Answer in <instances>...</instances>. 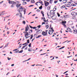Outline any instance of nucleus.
Listing matches in <instances>:
<instances>
[{"label":"nucleus","instance_id":"obj_36","mask_svg":"<svg viewBox=\"0 0 77 77\" xmlns=\"http://www.w3.org/2000/svg\"><path fill=\"white\" fill-rule=\"evenodd\" d=\"M71 5L72 6H76V5H74V4H72Z\"/></svg>","mask_w":77,"mask_h":77},{"label":"nucleus","instance_id":"obj_59","mask_svg":"<svg viewBox=\"0 0 77 77\" xmlns=\"http://www.w3.org/2000/svg\"><path fill=\"white\" fill-rule=\"evenodd\" d=\"M54 59V57H53V59H51V60H53Z\"/></svg>","mask_w":77,"mask_h":77},{"label":"nucleus","instance_id":"obj_7","mask_svg":"<svg viewBox=\"0 0 77 77\" xmlns=\"http://www.w3.org/2000/svg\"><path fill=\"white\" fill-rule=\"evenodd\" d=\"M26 45L25 46H23L22 48H21V49H23L26 47V46H27V42L23 44V45Z\"/></svg>","mask_w":77,"mask_h":77},{"label":"nucleus","instance_id":"obj_46","mask_svg":"<svg viewBox=\"0 0 77 77\" xmlns=\"http://www.w3.org/2000/svg\"><path fill=\"white\" fill-rule=\"evenodd\" d=\"M45 24V23H44V22H43L42 23V25H43V24Z\"/></svg>","mask_w":77,"mask_h":77},{"label":"nucleus","instance_id":"obj_13","mask_svg":"<svg viewBox=\"0 0 77 77\" xmlns=\"http://www.w3.org/2000/svg\"><path fill=\"white\" fill-rule=\"evenodd\" d=\"M53 31L49 30L48 32V34L49 35H52L53 34Z\"/></svg>","mask_w":77,"mask_h":77},{"label":"nucleus","instance_id":"obj_8","mask_svg":"<svg viewBox=\"0 0 77 77\" xmlns=\"http://www.w3.org/2000/svg\"><path fill=\"white\" fill-rule=\"evenodd\" d=\"M47 15L48 18H51L52 17V16L50 14V13H47Z\"/></svg>","mask_w":77,"mask_h":77},{"label":"nucleus","instance_id":"obj_51","mask_svg":"<svg viewBox=\"0 0 77 77\" xmlns=\"http://www.w3.org/2000/svg\"><path fill=\"white\" fill-rule=\"evenodd\" d=\"M37 12H40V10H39L37 9Z\"/></svg>","mask_w":77,"mask_h":77},{"label":"nucleus","instance_id":"obj_64","mask_svg":"<svg viewBox=\"0 0 77 77\" xmlns=\"http://www.w3.org/2000/svg\"><path fill=\"white\" fill-rule=\"evenodd\" d=\"M26 2H30V0H26Z\"/></svg>","mask_w":77,"mask_h":77},{"label":"nucleus","instance_id":"obj_40","mask_svg":"<svg viewBox=\"0 0 77 77\" xmlns=\"http://www.w3.org/2000/svg\"><path fill=\"white\" fill-rule=\"evenodd\" d=\"M5 15V13L0 14V16H1V15Z\"/></svg>","mask_w":77,"mask_h":77},{"label":"nucleus","instance_id":"obj_62","mask_svg":"<svg viewBox=\"0 0 77 77\" xmlns=\"http://www.w3.org/2000/svg\"><path fill=\"white\" fill-rule=\"evenodd\" d=\"M5 12V11H2L1 12V13H4V12Z\"/></svg>","mask_w":77,"mask_h":77},{"label":"nucleus","instance_id":"obj_23","mask_svg":"<svg viewBox=\"0 0 77 77\" xmlns=\"http://www.w3.org/2000/svg\"><path fill=\"white\" fill-rule=\"evenodd\" d=\"M43 21H44V22H45V23H46V22H47V21L45 20V17L43 18Z\"/></svg>","mask_w":77,"mask_h":77},{"label":"nucleus","instance_id":"obj_15","mask_svg":"<svg viewBox=\"0 0 77 77\" xmlns=\"http://www.w3.org/2000/svg\"><path fill=\"white\" fill-rule=\"evenodd\" d=\"M67 30H69V32H72V31H71V29L69 27L67 28Z\"/></svg>","mask_w":77,"mask_h":77},{"label":"nucleus","instance_id":"obj_54","mask_svg":"<svg viewBox=\"0 0 77 77\" xmlns=\"http://www.w3.org/2000/svg\"><path fill=\"white\" fill-rule=\"evenodd\" d=\"M61 48V49L64 48H65V46H63V47H62Z\"/></svg>","mask_w":77,"mask_h":77},{"label":"nucleus","instance_id":"obj_61","mask_svg":"<svg viewBox=\"0 0 77 77\" xmlns=\"http://www.w3.org/2000/svg\"><path fill=\"white\" fill-rule=\"evenodd\" d=\"M27 47H26V48H25V50H27Z\"/></svg>","mask_w":77,"mask_h":77},{"label":"nucleus","instance_id":"obj_12","mask_svg":"<svg viewBox=\"0 0 77 77\" xmlns=\"http://www.w3.org/2000/svg\"><path fill=\"white\" fill-rule=\"evenodd\" d=\"M72 15H74V16H75V15H77V13L75 12H72L71 14Z\"/></svg>","mask_w":77,"mask_h":77},{"label":"nucleus","instance_id":"obj_38","mask_svg":"<svg viewBox=\"0 0 77 77\" xmlns=\"http://www.w3.org/2000/svg\"><path fill=\"white\" fill-rule=\"evenodd\" d=\"M32 38H33V34H32V35H31V36L30 38V39H32Z\"/></svg>","mask_w":77,"mask_h":77},{"label":"nucleus","instance_id":"obj_28","mask_svg":"<svg viewBox=\"0 0 77 77\" xmlns=\"http://www.w3.org/2000/svg\"><path fill=\"white\" fill-rule=\"evenodd\" d=\"M39 9H42V6L41 5L40 7H39Z\"/></svg>","mask_w":77,"mask_h":77},{"label":"nucleus","instance_id":"obj_17","mask_svg":"<svg viewBox=\"0 0 77 77\" xmlns=\"http://www.w3.org/2000/svg\"><path fill=\"white\" fill-rule=\"evenodd\" d=\"M30 27L31 28V29H36V27H32L30 25H29Z\"/></svg>","mask_w":77,"mask_h":77},{"label":"nucleus","instance_id":"obj_43","mask_svg":"<svg viewBox=\"0 0 77 77\" xmlns=\"http://www.w3.org/2000/svg\"><path fill=\"white\" fill-rule=\"evenodd\" d=\"M29 47H31V43H30L29 44Z\"/></svg>","mask_w":77,"mask_h":77},{"label":"nucleus","instance_id":"obj_24","mask_svg":"<svg viewBox=\"0 0 77 77\" xmlns=\"http://www.w3.org/2000/svg\"><path fill=\"white\" fill-rule=\"evenodd\" d=\"M22 23L23 24H26V22L25 21L23 20L22 22Z\"/></svg>","mask_w":77,"mask_h":77},{"label":"nucleus","instance_id":"obj_53","mask_svg":"<svg viewBox=\"0 0 77 77\" xmlns=\"http://www.w3.org/2000/svg\"><path fill=\"white\" fill-rule=\"evenodd\" d=\"M11 66H14V64H13L11 65Z\"/></svg>","mask_w":77,"mask_h":77},{"label":"nucleus","instance_id":"obj_55","mask_svg":"<svg viewBox=\"0 0 77 77\" xmlns=\"http://www.w3.org/2000/svg\"><path fill=\"white\" fill-rule=\"evenodd\" d=\"M68 72V71H66V72H64L63 73V74H65V73H66V72Z\"/></svg>","mask_w":77,"mask_h":77},{"label":"nucleus","instance_id":"obj_26","mask_svg":"<svg viewBox=\"0 0 77 77\" xmlns=\"http://www.w3.org/2000/svg\"><path fill=\"white\" fill-rule=\"evenodd\" d=\"M31 2L32 3H35V1H34V0H31Z\"/></svg>","mask_w":77,"mask_h":77},{"label":"nucleus","instance_id":"obj_11","mask_svg":"<svg viewBox=\"0 0 77 77\" xmlns=\"http://www.w3.org/2000/svg\"><path fill=\"white\" fill-rule=\"evenodd\" d=\"M29 26H26V28H25V32H27V31H28V30H29Z\"/></svg>","mask_w":77,"mask_h":77},{"label":"nucleus","instance_id":"obj_1","mask_svg":"<svg viewBox=\"0 0 77 77\" xmlns=\"http://www.w3.org/2000/svg\"><path fill=\"white\" fill-rule=\"evenodd\" d=\"M22 11H23V12H24V14L25 15V13H26V9H25L24 8H23V7L21 6L19 8V9L18 10V12L20 13V15H19L20 17L21 18L22 17V14L21 13H20V12H22ZM22 18H23V19H24V17H22Z\"/></svg>","mask_w":77,"mask_h":77},{"label":"nucleus","instance_id":"obj_6","mask_svg":"<svg viewBox=\"0 0 77 77\" xmlns=\"http://www.w3.org/2000/svg\"><path fill=\"white\" fill-rule=\"evenodd\" d=\"M54 11L55 10H51L50 11V13L51 15H55V13L54 12Z\"/></svg>","mask_w":77,"mask_h":77},{"label":"nucleus","instance_id":"obj_63","mask_svg":"<svg viewBox=\"0 0 77 77\" xmlns=\"http://www.w3.org/2000/svg\"><path fill=\"white\" fill-rule=\"evenodd\" d=\"M9 31H8L7 32V34H9Z\"/></svg>","mask_w":77,"mask_h":77},{"label":"nucleus","instance_id":"obj_27","mask_svg":"<svg viewBox=\"0 0 77 77\" xmlns=\"http://www.w3.org/2000/svg\"><path fill=\"white\" fill-rule=\"evenodd\" d=\"M26 4H27V3L26 2H23V5H26Z\"/></svg>","mask_w":77,"mask_h":77},{"label":"nucleus","instance_id":"obj_32","mask_svg":"<svg viewBox=\"0 0 77 77\" xmlns=\"http://www.w3.org/2000/svg\"><path fill=\"white\" fill-rule=\"evenodd\" d=\"M57 15L58 17H59L60 16V15L58 13H57Z\"/></svg>","mask_w":77,"mask_h":77},{"label":"nucleus","instance_id":"obj_50","mask_svg":"<svg viewBox=\"0 0 77 77\" xmlns=\"http://www.w3.org/2000/svg\"><path fill=\"white\" fill-rule=\"evenodd\" d=\"M63 26H64V27H66V25H65V24H63Z\"/></svg>","mask_w":77,"mask_h":77},{"label":"nucleus","instance_id":"obj_58","mask_svg":"<svg viewBox=\"0 0 77 77\" xmlns=\"http://www.w3.org/2000/svg\"><path fill=\"white\" fill-rule=\"evenodd\" d=\"M75 21H77V17L75 19Z\"/></svg>","mask_w":77,"mask_h":77},{"label":"nucleus","instance_id":"obj_37","mask_svg":"<svg viewBox=\"0 0 77 77\" xmlns=\"http://www.w3.org/2000/svg\"><path fill=\"white\" fill-rule=\"evenodd\" d=\"M7 58L8 59V60H11V58H9V57H8Z\"/></svg>","mask_w":77,"mask_h":77},{"label":"nucleus","instance_id":"obj_16","mask_svg":"<svg viewBox=\"0 0 77 77\" xmlns=\"http://www.w3.org/2000/svg\"><path fill=\"white\" fill-rule=\"evenodd\" d=\"M41 32V30H39L36 32V33H40Z\"/></svg>","mask_w":77,"mask_h":77},{"label":"nucleus","instance_id":"obj_56","mask_svg":"<svg viewBox=\"0 0 77 77\" xmlns=\"http://www.w3.org/2000/svg\"><path fill=\"white\" fill-rule=\"evenodd\" d=\"M9 73H10L9 72H8L7 74H6V75H8L9 74Z\"/></svg>","mask_w":77,"mask_h":77},{"label":"nucleus","instance_id":"obj_3","mask_svg":"<svg viewBox=\"0 0 77 77\" xmlns=\"http://www.w3.org/2000/svg\"><path fill=\"white\" fill-rule=\"evenodd\" d=\"M25 36L26 39H27V38H28L31 36L30 34H29V33L27 32H25Z\"/></svg>","mask_w":77,"mask_h":77},{"label":"nucleus","instance_id":"obj_19","mask_svg":"<svg viewBox=\"0 0 77 77\" xmlns=\"http://www.w3.org/2000/svg\"><path fill=\"white\" fill-rule=\"evenodd\" d=\"M67 2V0H64L63 1V3H66Z\"/></svg>","mask_w":77,"mask_h":77},{"label":"nucleus","instance_id":"obj_18","mask_svg":"<svg viewBox=\"0 0 77 77\" xmlns=\"http://www.w3.org/2000/svg\"><path fill=\"white\" fill-rule=\"evenodd\" d=\"M62 24H66V21H64L62 22Z\"/></svg>","mask_w":77,"mask_h":77},{"label":"nucleus","instance_id":"obj_25","mask_svg":"<svg viewBox=\"0 0 77 77\" xmlns=\"http://www.w3.org/2000/svg\"><path fill=\"white\" fill-rule=\"evenodd\" d=\"M46 29H48V27H49V26L48 25H45Z\"/></svg>","mask_w":77,"mask_h":77},{"label":"nucleus","instance_id":"obj_30","mask_svg":"<svg viewBox=\"0 0 77 77\" xmlns=\"http://www.w3.org/2000/svg\"><path fill=\"white\" fill-rule=\"evenodd\" d=\"M73 31L75 32H77V29H74Z\"/></svg>","mask_w":77,"mask_h":77},{"label":"nucleus","instance_id":"obj_35","mask_svg":"<svg viewBox=\"0 0 77 77\" xmlns=\"http://www.w3.org/2000/svg\"><path fill=\"white\" fill-rule=\"evenodd\" d=\"M50 7H47V9L48 10H50Z\"/></svg>","mask_w":77,"mask_h":77},{"label":"nucleus","instance_id":"obj_45","mask_svg":"<svg viewBox=\"0 0 77 77\" xmlns=\"http://www.w3.org/2000/svg\"><path fill=\"white\" fill-rule=\"evenodd\" d=\"M8 44L7 43V45L5 46V47H8Z\"/></svg>","mask_w":77,"mask_h":77},{"label":"nucleus","instance_id":"obj_14","mask_svg":"<svg viewBox=\"0 0 77 77\" xmlns=\"http://www.w3.org/2000/svg\"><path fill=\"white\" fill-rule=\"evenodd\" d=\"M39 0V1H38L39 3L41 4V5H42V6L44 5V4H43V3L41 1V0Z\"/></svg>","mask_w":77,"mask_h":77},{"label":"nucleus","instance_id":"obj_42","mask_svg":"<svg viewBox=\"0 0 77 77\" xmlns=\"http://www.w3.org/2000/svg\"><path fill=\"white\" fill-rule=\"evenodd\" d=\"M41 25H39L37 26L39 28H40L41 27Z\"/></svg>","mask_w":77,"mask_h":77},{"label":"nucleus","instance_id":"obj_20","mask_svg":"<svg viewBox=\"0 0 77 77\" xmlns=\"http://www.w3.org/2000/svg\"><path fill=\"white\" fill-rule=\"evenodd\" d=\"M58 2V0H55L54 1V3L55 4H56V3H57V2Z\"/></svg>","mask_w":77,"mask_h":77},{"label":"nucleus","instance_id":"obj_2","mask_svg":"<svg viewBox=\"0 0 77 77\" xmlns=\"http://www.w3.org/2000/svg\"><path fill=\"white\" fill-rule=\"evenodd\" d=\"M8 3L10 4H12V5L11 6V8H14L15 7V5H16V4L17 3H19L20 2L17 1L16 2H15L14 1H9Z\"/></svg>","mask_w":77,"mask_h":77},{"label":"nucleus","instance_id":"obj_34","mask_svg":"<svg viewBox=\"0 0 77 77\" xmlns=\"http://www.w3.org/2000/svg\"><path fill=\"white\" fill-rule=\"evenodd\" d=\"M30 59H31V58H29L28 60L24 61L23 62H26V61H28V60H30Z\"/></svg>","mask_w":77,"mask_h":77},{"label":"nucleus","instance_id":"obj_44","mask_svg":"<svg viewBox=\"0 0 77 77\" xmlns=\"http://www.w3.org/2000/svg\"><path fill=\"white\" fill-rule=\"evenodd\" d=\"M52 0H51L50 1V3H51H51H52Z\"/></svg>","mask_w":77,"mask_h":77},{"label":"nucleus","instance_id":"obj_29","mask_svg":"<svg viewBox=\"0 0 77 77\" xmlns=\"http://www.w3.org/2000/svg\"><path fill=\"white\" fill-rule=\"evenodd\" d=\"M65 8V5H63V6L61 7V8L63 9V8Z\"/></svg>","mask_w":77,"mask_h":77},{"label":"nucleus","instance_id":"obj_21","mask_svg":"<svg viewBox=\"0 0 77 77\" xmlns=\"http://www.w3.org/2000/svg\"><path fill=\"white\" fill-rule=\"evenodd\" d=\"M28 51H32V48H29L28 49Z\"/></svg>","mask_w":77,"mask_h":77},{"label":"nucleus","instance_id":"obj_48","mask_svg":"<svg viewBox=\"0 0 77 77\" xmlns=\"http://www.w3.org/2000/svg\"><path fill=\"white\" fill-rule=\"evenodd\" d=\"M41 13L42 14H44V12L42 11H41Z\"/></svg>","mask_w":77,"mask_h":77},{"label":"nucleus","instance_id":"obj_49","mask_svg":"<svg viewBox=\"0 0 77 77\" xmlns=\"http://www.w3.org/2000/svg\"><path fill=\"white\" fill-rule=\"evenodd\" d=\"M32 6H33V5H31L29 6V7H32Z\"/></svg>","mask_w":77,"mask_h":77},{"label":"nucleus","instance_id":"obj_60","mask_svg":"<svg viewBox=\"0 0 77 77\" xmlns=\"http://www.w3.org/2000/svg\"><path fill=\"white\" fill-rule=\"evenodd\" d=\"M18 51H19V50L16 51V53H18Z\"/></svg>","mask_w":77,"mask_h":77},{"label":"nucleus","instance_id":"obj_57","mask_svg":"<svg viewBox=\"0 0 77 77\" xmlns=\"http://www.w3.org/2000/svg\"><path fill=\"white\" fill-rule=\"evenodd\" d=\"M3 46H2L0 47V48H3Z\"/></svg>","mask_w":77,"mask_h":77},{"label":"nucleus","instance_id":"obj_47","mask_svg":"<svg viewBox=\"0 0 77 77\" xmlns=\"http://www.w3.org/2000/svg\"><path fill=\"white\" fill-rule=\"evenodd\" d=\"M17 50H18V49H14L13 50V51H16Z\"/></svg>","mask_w":77,"mask_h":77},{"label":"nucleus","instance_id":"obj_22","mask_svg":"<svg viewBox=\"0 0 77 77\" xmlns=\"http://www.w3.org/2000/svg\"><path fill=\"white\" fill-rule=\"evenodd\" d=\"M42 36L41 35H39L38 36V37L36 36V38H40V37H41Z\"/></svg>","mask_w":77,"mask_h":77},{"label":"nucleus","instance_id":"obj_41","mask_svg":"<svg viewBox=\"0 0 77 77\" xmlns=\"http://www.w3.org/2000/svg\"><path fill=\"white\" fill-rule=\"evenodd\" d=\"M51 30H52V32H54V30H53V28H51Z\"/></svg>","mask_w":77,"mask_h":77},{"label":"nucleus","instance_id":"obj_39","mask_svg":"<svg viewBox=\"0 0 77 77\" xmlns=\"http://www.w3.org/2000/svg\"><path fill=\"white\" fill-rule=\"evenodd\" d=\"M29 40H28L27 41V44L28 43H29Z\"/></svg>","mask_w":77,"mask_h":77},{"label":"nucleus","instance_id":"obj_4","mask_svg":"<svg viewBox=\"0 0 77 77\" xmlns=\"http://www.w3.org/2000/svg\"><path fill=\"white\" fill-rule=\"evenodd\" d=\"M48 32V30H46L45 32L43 31L42 32V35L43 36H47V32Z\"/></svg>","mask_w":77,"mask_h":77},{"label":"nucleus","instance_id":"obj_33","mask_svg":"<svg viewBox=\"0 0 77 77\" xmlns=\"http://www.w3.org/2000/svg\"><path fill=\"white\" fill-rule=\"evenodd\" d=\"M23 50H21V51H19V53H22L23 52Z\"/></svg>","mask_w":77,"mask_h":77},{"label":"nucleus","instance_id":"obj_5","mask_svg":"<svg viewBox=\"0 0 77 77\" xmlns=\"http://www.w3.org/2000/svg\"><path fill=\"white\" fill-rule=\"evenodd\" d=\"M44 3H45V6H46V7H47V6L49 5V2H47L46 1H45Z\"/></svg>","mask_w":77,"mask_h":77},{"label":"nucleus","instance_id":"obj_9","mask_svg":"<svg viewBox=\"0 0 77 77\" xmlns=\"http://www.w3.org/2000/svg\"><path fill=\"white\" fill-rule=\"evenodd\" d=\"M52 18L53 20H55L56 19V16L54 15L53 16H52Z\"/></svg>","mask_w":77,"mask_h":77},{"label":"nucleus","instance_id":"obj_52","mask_svg":"<svg viewBox=\"0 0 77 77\" xmlns=\"http://www.w3.org/2000/svg\"><path fill=\"white\" fill-rule=\"evenodd\" d=\"M71 28L72 29H74V26H71Z\"/></svg>","mask_w":77,"mask_h":77},{"label":"nucleus","instance_id":"obj_31","mask_svg":"<svg viewBox=\"0 0 77 77\" xmlns=\"http://www.w3.org/2000/svg\"><path fill=\"white\" fill-rule=\"evenodd\" d=\"M38 36V34H35L34 35V37H35V36Z\"/></svg>","mask_w":77,"mask_h":77},{"label":"nucleus","instance_id":"obj_10","mask_svg":"<svg viewBox=\"0 0 77 77\" xmlns=\"http://www.w3.org/2000/svg\"><path fill=\"white\" fill-rule=\"evenodd\" d=\"M18 4H19V3L18 2H17V4H16H16H17V5H16V7H17V8H19V7H20L21 5V4L19 5Z\"/></svg>","mask_w":77,"mask_h":77}]
</instances>
